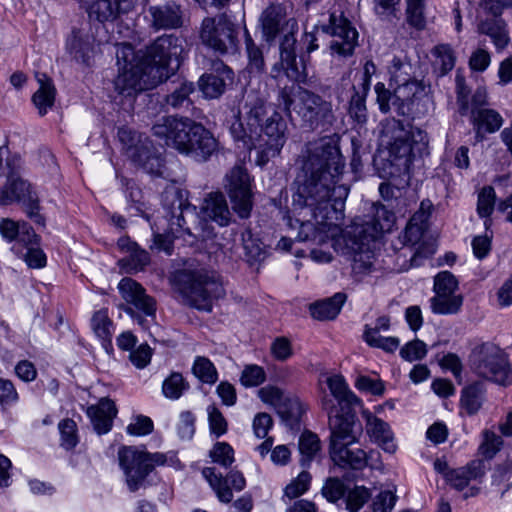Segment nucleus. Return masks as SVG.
Listing matches in <instances>:
<instances>
[{"instance_id":"1","label":"nucleus","mask_w":512,"mask_h":512,"mask_svg":"<svg viewBox=\"0 0 512 512\" xmlns=\"http://www.w3.org/2000/svg\"><path fill=\"white\" fill-rule=\"evenodd\" d=\"M301 169L295 184L293 207L304 212L297 239L301 242L316 241L318 231L311 222L323 224L339 220L349 189L338 184L344 162L339 148L329 138L309 142L300 156Z\"/></svg>"},{"instance_id":"2","label":"nucleus","mask_w":512,"mask_h":512,"mask_svg":"<svg viewBox=\"0 0 512 512\" xmlns=\"http://www.w3.org/2000/svg\"><path fill=\"white\" fill-rule=\"evenodd\" d=\"M378 140L379 150L373 163L383 179L409 174L415 149L421 150L428 143L424 131L395 118L381 121Z\"/></svg>"},{"instance_id":"3","label":"nucleus","mask_w":512,"mask_h":512,"mask_svg":"<svg viewBox=\"0 0 512 512\" xmlns=\"http://www.w3.org/2000/svg\"><path fill=\"white\" fill-rule=\"evenodd\" d=\"M277 105L288 115L296 112L311 129H328L335 121L331 102L295 84L280 88Z\"/></svg>"},{"instance_id":"4","label":"nucleus","mask_w":512,"mask_h":512,"mask_svg":"<svg viewBox=\"0 0 512 512\" xmlns=\"http://www.w3.org/2000/svg\"><path fill=\"white\" fill-rule=\"evenodd\" d=\"M271 108L265 97L255 91H248L244 96V102L236 113L233 114L234 121L230 125V133L233 139L240 143L242 148L252 150L255 140L259 139L260 128Z\"/></svg>"},{"instance_id":"5","label":"nucleus","mask_w":512,"mask_h":512,"mask_svg":"<svg viewBox=\"0 0 512 512\" xmlns=\"http://www.w3.org/2000/svg\"><path fill=\"white\" fill-rule=\"evenodd\" d=\"M178 289L185 302L198 310L210 312L213 302L225 295V289L213 273L183 271L177 274Z\"/></svg>"},{"instance_id":"6","label":"nucleus","mask_w":512,"mask_h":512,"mask_svg":"<svg viewBox=\"0 0 512 512\" xmlns=\"http://www.w3.org/2000/svg\"><path fill=\"white\" fill-rule=\"evenodd\" d=\"M207 130L201 123L188 117H163L152 127L155 137L164 141L165 145L174 148L180 154L192 155L193 144L201 140L207 145Z\"/></svg>"},{"instance_id":"7","label":"nucleus","mask_w":512,"mask_h":512,"mask_svg":"<svg viewBox=\"0 0 512 512\" xmlns=\"http://www.w3.org/2000/svg\"><path fill=\"white\" fill-rule=\"evenodd\" d=\"M469 366L471 371L482 379L503 386L512 383V368L508 355L492 342L474 346L469 355Z\"/></svg>"},{"instance_id":"8","label":"nucleus","mask_w":512,"mask_h":512,"mask_svg":"<svg viewBox=\"0 0 512 512\" xmlns=\"http://www.w3.org/2000/svg\"><path fill=\"white\" fill-rule=\"evenodd\" d=\"M118 458L131 492L146 486V478L156 466L172 465L175 462L174 455L149 453L135 447H122L118 452Z\"/></svg>"},{"instance_id":"9","label":"nucleus","mask_w":512,"mask_h":512,"mask_svg":"<svg viewBox=\"0 0 512 512\" xmlns=\"http://www.w3.org/2000/svg\"><path fill=\"white\" fill-rule=\"evenodd\" d=\"M185 51V40L173 34L162 35L142 52V64L149 70L152 83H162L169 78V65L174 60L179 65Z\"/></svg>"},{"instance_id":"10","label":"nucleus","mask_w":512,"mask_h":512,"mask_svg":"<svg viewBox=\"0 0 512 512\" xmlns=\"http://www.w3.org/2000/svg\"><path fill=\"white\" fill-rule=\"evenodd\" d=\"M238 34L237 25L225 13L205 17L199 30L202 44L221 55L238 51Z\"/></svg>"},{"instance_id":"11","label":"nucleus","mask_w":512,"mask_h":512,"mask_svg":"<svg viewBox=\"0 0 512 512\" xmlns=\"http://www.w3.org/2000/svg\"><path fill=\"white\" fill-rule=\"evenodd\" d=\"M118 137L123 144L127 157L147 173L155 176L163 175V160L153 150L148 137L137 133L127 127L118 130Z\"/></svg>"},{"instance_id":"12","label":"nucleus","mask_w":512,"mask_h":512,"mask_svg":"<svg viewBox=\"0 0 512 512\" xmlns=\"http://www.w3.org/2000/svg\"><path fill=\"white\" fill-rule=\"evenodd\" d=\"M20 202L25 206L27 216L39 225L45 219L39 213V199L31 184L20 177L13 169L8 173L6 183L0 188V205L6 206Z\"/></svg>"},{"instance_id":"13","label":"nucleus","mask_w":512,"mask_h":512,"mask_svg":"<svg viewBox=\"0 0 512 512\" xmlns=\"http://www.w3.org/2000/svg\"><path fill=\"white\" fill-rule=\"evenodd\" d=\"M262 402L274 407L281 420L291 429L298 428L305 411L300 399L277 386L267 385L258 390Z\"/></svg>"},{"instance_id":"14","label":"nucleus","mask_w":512,"mask_h":512,"mask_svg":"<svg viewBox=\"0 0 512 512\" xmlns=\"http://www.w3.org/2000/svg\"><path fill=\"white\" fill-rule=\"evenodd\" d=\"M287 125L281 114L275 110L266 118L260 128L259 139L255 140L253 149L259 151L261 160L266 163L269 158L278 155L286 142Z\"/></svg>"},{"instance_id":"15","label":"nucleus","mask_w":512,"mask_h":512,"mask_svg":"<svg viewBox=\"0 0 512 512\" xmlns=\"http://www.w3.org/2000/svg\"><path fill=\"white\" fill-rule=\"evenodd\" d=\"M225 188L235 213L240 218H248L253 207V193L247 170L241 166L233 167L226 175Z\"/></svg>"},{"instance_id":"16","label":"nucleus","mask_w":512,"mask_h":512,"mask_svg":"<svg viewBox=\"0 0 512 512\" xmlns=\"http://www.w3.org/2000/svg\"><path fill=\"white\" fill-rule=\"evenodd\" d=\"M118 289L127 303L123 308L124 312L135 319L140 326L145 327L146 319L136 313L135 309L145 316H154L156 312L155 300L147 295L142 285L132 278H123L118 284Z\"/></svg>"},{"instance_id":"17","label":"nucleus","mask_w":512,"mask_h":512,"mask_svg":"<svg viewBox=\"0 0 512 512\" xmlns=\"http://www.w3.org/2000/svg\"><path fill=\"white\" fill-rule=\"evenodd\" d=\"M322 405L329 417L331 430L329 447L345 442L356 443L358 435L354 432V407H335L332 400L327 397L323 398Z\"/></svg>"},{"instance_id":"18","label":"nucleus","mask_w":512,"mask_h":512,"mask_svg":"<svg viewBox=\"0 0 512 512\" xmlns=\"http://www.w3.org/2000/svg\"><path fill=\"white\" fill-rule=\"evenodd\" d=\"M162 204L169 216L171 230L176 225L183 232L192 235L191 228L187 225L188 220L195 222L198 217L196 207L187 202L184 192L175 186L167 187L162 193Z\"/></svg>"},{"instance_id":"19","label":"nucleus","mask_w":512,"mask_h":512,"mask_svg":"<svg viewBox=\"0 0 512 512\" xmlns=\"http://www.w3.org/2000/svg\"><path fill=\"white\" fill-rule=\"evenodd\" d=\"M320 28L323 33L333 37L330 43L332 53L344 57L352 55L357 44L358 32L342 13H331L329 23L321 25Z\"/></svg>"},{"instance_id":"20","label":"nucleus","mask_w":512,"mask_h":512,"mask_svg":"<svg viewBox=\"0 0 512 512\" xmlns=\"http://www.w3.org/2000/svg\"><path fill=\"white\" fill-rule=\"evenodd\" d=\"M296 38L292 33H284L280 41V60L271 68L274 79L287 77L292 82L301 83L306 80L305 66L298 63L295 53Z\"/></svg>"},{"instance_id":"21","label":"nucleus","mask_w":512,"mask_h":512,"mask_svg":"<svg viewBox=\"0 0 512 512\" xmlns=\"http://www.w3.org/2000/svg\"><path fill=\"white\" fill-rule=\"evenodd\" d=\"M486 463L482 459H474L465 466L447 471L446 482L455 490L463 492V499L476 497L480 487L470 485L471 481L481 482L486 474Z\"/></svg>"},{"instance_id":"22","label":"nucleus","mask_w":512,"mask_h":512,"mask_svg":"<svg viewBox=\"0 0 512 512\" xmlns=\"http://www.w3.org/2000/svg\"><path fill=\"white\" fill-rule=\"evenodd\" d=\"M404 66L399 67L392 75V81L396 84L394 88V109L399 115L413 113L415 102L424 94V88L415 79L407 77L402 72Z\"/></svg>"},{"instance_id":"23","label":"nucleus","mask_w":512,"mask_h":512,"mask_svg":"<svg viewBox=\"0 0 512 512\" xmlns=\"http://www.w3.org/2000/svg\"><path fill=\"white\" fill-rule=\"evenodd\" d=\"M262 38L267 43H272L279 36L287 30L286 33H292L298 30V23L295 18H286L285 7L281 4H272L267 7L260 15L259 18Z\"/></svg>"},{"instance_id":"24","label":"nucleus","mask_w":512,"mask_h":512,"mask_svg":"<svg viewBox=\"0 0 512 512\" xmlns=\"http://www.w3.org/2000/svg\"><path fill=\"white\" fill-rule=\"evenodd\" d=\"M158 84L152 83L149 70L144 67V64L141 68H118V75L114 80L115 90L128 100L130 106L138 92L151 89Z\"/></svg>"},{"instance_id":"25","label":"nucleus","mask_w":512,"mask_h":512,"mask_svg":"<svg viewBox=\"0 0 512 512\" xmlns=\"http://www.w3.org/2000/svg\"><path fill=\"white\" fill-rule=\"evenodd\" d=\"M100 28V25L93 26L86 22L79 28H74L71 35L67 38L66 47L69 54L77 62L90 65L91 59L95 54V31Z\"/></svg>"},{"instance_id":"26","label":"nucleus","mask_w":512,"mask_h":512,"mask_svg":"<svg viewBox=\"0 0 512 512\" xmlns=\"http://www.w3.org/2000/svg\"><path fill=\"white\" fill-rule=\"evenodd\" d=\"M202 476L215 492L217 499L222 503H230L233 500L232 489L242 491L246 486L243 474L238 470H231L226 477L216 471L215 467H205Z\"/></svg>"},{"instance_id":"27","label":"nucleus","mask_w":512,"mask_h":512,"mask_svg":"<svg viewBox=\"0 0 512 512\" xmlns=\"http://www.w3.org/2000/svg\"><path fill=\"white\" fill-rule=\"evenodd\" d=\"M395 216L385 206L375 207L374 216L361 222H354L351 226V234L354 237H362L366 240H377L384 231L390 230Z\"/></svg>"},{"instance_id":"28","label":"nucleus","mask_w":512,"mask_h":512,"mask_svg":"<svg viewBox=\"0 0 512 512\" xmlns=\"http://www.w3.org/2000/svg\"><path fill=\"white\" fill-rule=\"evenodd\" d=\"M353 443L345 442L329 447V455L335 465L342 468H351L353 470H362L373 459L374 455L379 456L377 451L371 450L369 453L360 448H352Z\"/></svg>"},{"instance_id":"29","label":"nucleus","mask_w":512,"mask_h":512,"mask_svg":"<svg viewBox=\"0 0 512 512\" xmlns=\"http://www.w3.org/2000/svg\"><path fill=\"white\" fill-rule=\"evenodd\" d=\"M82 5L90 18L99 22L112 21L120 14L129 12L135 0H83Z\"/></svg>"},{"instance_id":"30","label":"nucleus","mask_w":512,"mask_h":512,"mask_svg":"<svg viewBox=\"0 0 512 512\" xmlns=\"http://www.w3.org/2000/svg\"><path fill=\"white\" fill-rule=\"evenodd\" d=\"M352 240V250L354 251L352 260V270L356 275H366L372 271L375 254L373 247L376 240H366L362 237H354L351 229L347 232Z\"/></svg>"},{"instance_id":"31","label":"nucleus","mask_w":512,"mask_h":512,"mask_svg":"<svg viewBox=\"0 0 512 512\" xmlns=\"http://www.w3.org/2000/svg\"><path fill=\"white\" fill-rule=\"evenodd\" d=\"M117 245L120 250L127 253V256L118 262L121 269L126 273L142 271L150 263L148 252L141 249L137 243L132 242L128 237H121Z\"/></svg>"},{"instance_id":"32","label":"nucleus","mask_w":512,"mask_h":512,"mask_svg":"<svg viewBox=\"0 0 512 512\" xmlns=\"http://www.w3.org/2000/svg\"><path fill=\"white\" fill-rule=\"evenodd\" d=\"M362 416L366 421L367 434L385 452L393 454L397 449L394 442V435L388 423L373 415L369 411H363Z\"/></svg>"},{"instance_id":"33","label":"nucleus","mask_w":512,"mask_h":512,"mask_svg":"<svg viewBox=\"0 0 512 512\" xmlns=\"http://www.w3.org/2000/svg\"><path fill=\"white\" fill-rule=\"evenodd\" d=\"M216 72L205 74L199 79L200 90L209 99L221 96L225 91L226 81L233 78V71L222 62L216 64Z\"/></svg>"},{"instance_id":"34","label":"nucleus","mask_w":512,"mask_h":512,"mask_svg":"<svg viewBox=\"0 0 512 512\" xmlns=\"http://www.w3.org/2000/svg\"><path fill=\"white\" fill-rule=\"evenodd\" d=\"M87 415L98 434L108 433L112 428L113 419L117 415V408L109 398H101L96 405L87 408Z\"/></svg>"},{"instance_id":"35","label":"nucleus","mask_w":512,"mask_h":512,"mask_svg":"<svg viewBox=\"0 0 512 512\" xmlns=\"http://www.w3.org/2000/svg\"><path fill=\"white\" fill-rule=\"evenodd\" d=\"M203 218L216 222L219 226L230 223L231 213L227 201L222 193H210L201 206Z\"/></svg>"},{"instance_id":"36","label":"nucleus","mask_w":512,"mask_h":512,"mask_svg":"<svg viewBox=\"0 0 512 512\" xmlns=\"http://www.w3.org/2000/svg\"><path fill=\"white\" fill-rule=\"evenodd\" d=\"M152 16V25L156 29H174L182 24L180 6L175 2H168L149 9Z\"/></svg>"},{"instance_id":"37","label":"nucleus","mask_w":512,"mask_h":512,"mask_svg":"<svg viewBox=\"0 0 512 512\" xmlns=\"http://www.w3.org/2000/svg\"><path fill=\"white\" fill-rule=\"evenodd\" d=\"M477 30L489 36L498 51L504 50L510 42L507 24L502 18L482 19L477 25Z\"/></svg>"},{"instance_id":"38","label":"nucleus","mask_w":512,"mask_h":512,"mask_svg":"<svg viewBox=\"0 0 512 512\" xmlns=\"http://www.w3.org/2000/svg\"><path fill=\"white\" fill-rule=\"evenodd\" d=\"M346 300L347 295L345 293L337 292L329 298L312 303L309 310L312 317L317 320H333L340 313Z\"/></svg>"},{"instance_id":"39","label":"nucleus","mask_w":512,"mask_h":512,"mask_svg":"<svg viewBox=\"0 0 512 512\" xmlns=\"http://www.w3.org/2000/svg\"><path fill=\"white\" fill-rule=\"evenodd\" d=\"M39 88L32 96V102L41 116L52 108L55 101L56 89L51 78L44 73H36Z\"/></svg>"},{"instance_id":"40","label":"nucleus","mask_w":512,"mask_h":512,"mask_svg":"<svg viewBox=\"0 0 512 512\" xmlns=\"http://www.w3.org/2000/svg\"><path fill=\"white\" fill-rule=\"evenodd\" d=\"M326 383L337 401V404H334L335 407H355L361 403L360 399L349 389L343 376L332 375L327 378Z\"/></svg>"},{"instance_id":"41","label":"nucleus","mask_w":512,"mask_h":512,"mask_svg":"<svg viewBox=\"0 0 512 512\" xmlns=\"http://www.w3.org/2000/svg\"><path fill=\"white\" fill-rule=\"evenodd\" d=\"M471 113L477 137H482L483 133H494L503 124L502 116L493 109H477Z\"/></svg>"},{"instance_id":"42","label":"nucleus","mask_w":512,"mask_h":512,"mask_svg":"<svg viewBox=\"0 0 512 512\" xmlns=\"http://www.w3.org/2000/svg\"><path fill=\"white\" fill-rule=\"evenodd\" d=\"M370 90H367V83L364 87L353 85V92L349 100L348 114L358 125L363 126L368 120L366 98Z\"/></svg>"},{"instance_id":"43","label":"nucleus","mask_w":512,"mask_h":512,"mask_svg":"<svg viewBox=\"0 0 512 512\" xmlns=\"http://www.w3.org/2000/svg\"><path fill=\"white\" fill-rule=\"evenodd\" d=\"M429 302L432 313L438 315H454L461 310L463 296L461 294H434Z\"/></svg>"},{"instance_id":"44","label":"nucleus","mask_w":512,"mask_h":512,"mask_svg":"<svg viewBox=\"0 0 512 512\" xmlns=\"http://www.w3.org/2000/svg\"><path fill=\"white\" fill-rule=\"evenodd\" d=\"M301 454V465L309 466L321 450L320 439L315 433L305 431L301 434L298 443Z\"/></svg>"},{"instance_id":"45","label":"nucleus","mask_w":512,"mask_h":512,"mask_svg":"<svg viewBox=\"0 0 512 512\" xmlns=\"http://www.w3.org/2000/svg\"><path fill=\"white\" fill-rule=\"evenodd\" d=\"M245 50L248 59L247 68L250 73L260 74L265 71V60L262 49L254 42L250 33L244 30Z\"/></svg>"},{"instance_id":"46","label":"nucleus","mask_w":512,"mask_h":512,"mask_svg":"<svg viewBox=\"0 0 512 512\" xmlns=\"http://www.w3.org/2000/svg\"><path fill=\"white\" fill-rule=\"evenodd\" d=\"M485 388L482 382H475L462 391L461 404L468 414H475L482 405Z\"/></svg>"},{"instance_id":"47","label":"nucleus","mask_w":512,"mask_h":512,"mask_svg":"<svg viewBox=\"0 0 512 512\" xmlns=\"http://www.w3.org/2000/svg\"><path fill=\"white\" fill-rule=\"evenodd\" d=\"M192 372L202 383L214 384L218 380V372L214 364L204 356H197L192 366Z\"/></svg>"},{"instance_id":"48","label":"nucleus","mask_w":512,"mask_h":512,"mask_svg":"<svg viewBox=\"0 0 512 512\" xmlns=\"http://www.w3.org/2000/svg\"><path fill=\"white\" fill-rule=\"evenodd\" d=\"M12 251L21 258L29 268L39 269L46 265V255L39 245L29 246V248L23 249L18 246H12Z\"/></svg>"},{"instance_id":"49","label":"nucleus","mask_w":512,"mask_h":512,"mask_svg":"<svg viewBox=\"0 0 512 512\" xmlns=\"http://www.w3.org/2000/svg\"><path fill=\"white\" fill-rule=\"evenodd\" d=\"M116 59L119 68H141L142 66V53H136L131 44L118 45Z\"/></svg>"},{"instance_id":"50","label":"nucleus","mask_w":512,"mask_h":512,"mask_svg":"<svg viewBox=\"0 0 512 512\" xmlns=\"http://www.w3.org/2000/svg\"><path fill=\"white\" fill-rule=\"evenodd\" d=\"M492 486L496 487L500 496L509 491L512 486V463L499 464L492 474Z\"/></svg>"},{"instance_id":"51","label":"nucleus","mask_w":512,"mask_h":512,"mask_svg":"<svg viewBox=\"0 0 512 512\" xmlns=\"http://www.w3.org/2000/svg\"><path fill=\"white\" fill-rule=\"evenodd\" d=\"M189 387L182 374L173 372L162 384V392L166 398L177 400Z\"/></svg>"},{"instance_id":"52","label":"nucleus","mask_w":512,"mask_h":512,"mask_svg":"<svg viewBox=\"0 0 512 512\" xmlns=\"http://www.w3.org/2000/svg\"><path fill=\"white\" fill-rule=\"evenodd\" d=\"M194 91L193 83L183 81L176 86L165 98L166 103L173 108H181L190 104L189 95Z\"/></svg>"},{"instance_id":"53","label":"nucleus","mask_w":512,"mask_h":512,"mask_svg":"<svg viewBox=\"0 0 512 512\" xmlns=\"http://www.w3.org/2000/svg\"><path fill=\"white\" fill-rule=\"evenodd\" d=\"M205 138L209 139L207 145L202 140H196L193 144L191 157L196 161L205 162L218 150V141L209 130Z\"/></svg>"},{"instance_id":"54","label":"nucleus","mask_w":512,"mask_h":512,"mask_svg":"<svg viewBox=\"0 0 512 512\" xmlns=\"http://www.w3.org/2000/svg\"><path fill=\"white\" fill-rule=\"evenodd\" d=\"M458 280L449 271H441L434 277L433 291L435 294H459Z\"/></svg>"},{"instance_id":"55","label":"nucleus","mask_w":512,"mask_h":512,"mask_svg":"<svg viewBox=\"0 0 512 512\" xmlns=\"http://www.w3.org/2000/svg\"><path fill=\"white\" fill-rule=\"evenodd\" d=\"M503 441L500 436L496 435L493 431H483V441L478 448V452L483 456V460L492 459L500 450Z\"/></svg>"},{"instance_id":"56","label":"nucleus","mask_w":512,"mask_h":512,"mask_svg":"<svg viewBox=\"0 0 512 512\" xmlns=\"http://www.w3.org/2000/svg\"><path fill=\"white\" fill-rule=\"evenodd\" d=\"M425 0H407L406 18L409 25L421 30L426 25L424 16Z\"/></svg>"},{"instance_id":"57","label":"nucleus","mask_w":512,"mask_h":512,"mask_svg":"<svg viewBox=\"0 0 512 512\" xmlns=\"http://www.w3.org/2000/svg\"><path fill=\"white\" fill-rule=\"evenodd\" d=\"M61 435V446L66 450L73 449L78 444L77 425L72 419H63L58 424Z\"/></svg>"},{"instance_id":"58","label":"nucleus","mask_w":512,"mask_h":512,"mask_svg":"<svg viewBox=\"0 0 512 512\" xmlns=\"http://www.w3.org/2000/svg\"><path fill=\"white\" fill-rule=\"evenodd\" d=\"M214 463L224 468H228L234 462V450L232 446L226 442H217L209 452Z\"/></svg>"},{"instance_id":"59","label":"nucleus","mask_w":512,"mask_h":512,"mask_svg":"<svg viewBox=\"0 0 512 512\" xmlns=\"http://www.w3.org/2000/svg\"><path fill=\"white\" fill-rule=\"evenodd\" d=\"M496 194L492 186H485L478 194L477 213L480 217H489L494 211Z\"/></svg>"},{"instance_id":"60","label":"nucleus","mask_w":512,"mask_h":512,"mask_svg":"<svg viewBox=\"0 0 512 512\" xmlns=\"http://www.w3.org/2000/svg\"><path fill=\"white\" fill-rule=\"evenodd\" d=\"M423 214H414L406 225L402 234V242L405 245H414L420 241L423 235L422 222Z\"/></svg>"},{"instance_id":"61","label":"nucleus","mask_w":512,"mask_h":512,"mask_svg":"<svg viewBox=\"0 0 512 512\" xmlns=\"http://www.w3.org/2000/svg\"><path fill=\"white\" fill-rule=\"evenodd\" d=\"M436 56V65L439 66L441 74L444 75L451 71L455 66V55L448 44H440L434 48Z\"/></svg>"},{"instance_id":"62","label":"nucleus","mask_w":512,"mask_h":512,"mask_svg":"<svg viewBox=\"0 0 512 512\" xmlns=\"http://www.w3.org/2000/svg\"><path fill=\"white\" fill-rule=\"evenodd\" d=\"M207 415L210 432L216 437L224 435L227 432L228 423L222 412L215 405H209Z\"/></svg>"},{"instance_id":"63","label":"nucleus","mask_w":512,"mask_h":512,"mask_svg":"<svg viewBox=\"0 0 512 512\" xmlns=\"http://www.w3.org/2000/svg\"><path fill=\"white\" fill-rule=\"evenodd\" d=\"M266 379V373L261 366L251 364L244 367L240 382L245 387H256L261 385Z\"/></svg>"},{"instance_id":"64","label":"nucleus","mask_w":512,"mask_h":512,"mask_svg":"<svg viewBox=\"0 0 512 512\" xmlns=\"http://www.w3.org/2000/svg\"><path fill=\"white\" fill-rule=\"evenodd\" d=\"M371 494L364 486H356L347 494L346 507L349 512H358L369 500Z\"/></svg>"}]
</instances>
